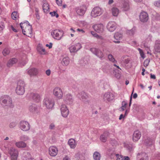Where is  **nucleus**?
Segmentation results:
<instances>
[{
    "label": "nucleus",
    "mask_w": 160,
    "mask_h": 160,
    "mask_svg": "<svg viewBox=\"0 0 160 160\" xmlns=\"http://www.w3.org/2000/svg\"><path fill=\"white\" fill-rule=\"evenodd\" d=\"M12 18L13 20H16L18 17V14L17 12H13L11 15Z\"/></svg>",
    "instance_id": "nucleus-40"
},
{
    "label": "nucleus",
    "mask_w": 160,
    "mask_h": 160,
    "mask_svg": "<svg viewBox=\"0 0 160 160\" xmlns=\"http://www.w3.org/2000/svg\"><path fill=\"white\" fill-rule=\"evenodd\" d=\"M57 4L58 5L61 6L62 5V0H56Z\"/></svg>",
    "instance_id": "nucleus-52"
},
{
    "label": "nucleus",
    "mask_w": 160,
    "mask_h": 160,
    "mask_svg": "<svg viewBox=\"0 0 160 160\" xmlns=\"http://www.w3.org/2000/svg\"><path fill=\"white\" fill-rule=\"evenodd\" d=\"M18 61L17 59L15 58H12L10 59L8 62L7 66L8 67H11L13 64L15 63Z\"/></svg>",
    "instance_id": "nucleus-29"
},
{
    "label": "nucleus",
    "mask_w": 160,
    "mask_h": 160,
    "mask_svg": "<svg viewBox=\"0 0 160 160\" xmlns=\"http://www.w3.org/2000/svg\"><path fill=\"white\" fill-rule=\"evenodd\" d=\"M122 8L124 11H127L129 10L130 9V6L128 1L124 2Z\"/></svg>",
    "instance_id": "nucleus-30"
},
{
    "label": "nucleus",
    "mask_w": 160,
    "mask_h": 160,
    "mask_svg": "<svg viewBox=\"0 0 160 160\" xmlns=\"http://www.w3.org/2000/svg\"><path fill=\"white\" fill-rule=\"evenodd\" d=\"M125 116H124L122 114H121L120 115L119 117V119L121 120Z\"/></svg>",
    "instance_id": "nucleus-62"
},
{
    "label": "nucleus",
    "mask_w": 160,
    "mask_h": 160,
    "mask_svg": "<svg viewBox=\"0 0 160 160\" xmlns=\"http://www.w3.org/2000/svg\"><path fill=\"white\" fill-rule=\"evenodd\" d=\"M28 73L30 76H35L37 75L38 73V70L35 68H32L29 69Z\"/></svg>",
    "instance_id": "nucleus-19"
},
{
    "label": "nucleus",
    "mask_w": 160,
    "mask_h": 160,
    "mask_svg": "<svg viewBox=\"0 0 160 160\" xmlns=\"http://www.w3.org/2000/svg\"><path fill=\"white\" fill-rule=\"evenodd\" d=\"M16 125V123L15 122H12L10 123L9 125V127L10 128H12L14 127Z\"/></svg>",
    "instance_id": "nucleus-50"
},
{
    "label": "nucleus",
    "mask_w": 160,
    "mask_h": 160,
    "mask_svg": "<svg viewBox=\"0 0 160 160\" xmlns=\"http://www.w3.org/2000/svg\"><path fill=\"white\" fill-rule=\"evenodd\" d=\"M42 7L44 12L45 13H48L49 8L48 4L47 3H44Z\"/></svg>",
    "instance_id": "nucleus-37"
},
{
    "label": "nucleus",
    "mask_w": 160,
    "mask_h": 160,
    "mask_svg": "<svg viewBox=\"0 0 160 160\" xmlns=\"http://www.w3.org/2000/svg\"><path fill=\"white\" fill-rule=\"evenodd\" d=\"M134 30L133 29L129 30L128 31V32L130 35H133L134 33Z\"/></svg>",
    "instance_id": "nucleus-51"
},
{
    "label": "nucleus",
    "mask_w": 160,
    "mask_h": 160,
    "mask_svg": "<svg viewBox=\"0 0 160 160\" xmlns=\"http://www.w3.org/2000/svg\"><path fill=\"white\" fill-rule=\"evenodd\" d=\"M124 160H130V158L128 156L123 157Z\"/></svg>",
    "instance_id": "nucleus-61"
},
{
    "label": "nucleus",
    "mask_w": 160,
    "mask_h": 160,
    "mask_svg": "<svg viewBox=\"0 0 160 160\" xmlns=\"http://www.w3.org/2000/svg\"><path fill=\"white\" fill-rule=\"evenodd\" d=\"M141 136V133L139 131H135L133 134L132 138L133 141L134 142L138 141L140 138Z\"/></svg>",
    "instance_id": "nucleus-22"
},
{
    "label": "nucleus",
    "mask_w": 160,
    "mask_h": 160,
    "mask_svg": "<svg viewBox=\"0 0 160 160\" xmlns=\"http://www.w3.org/2000/svg\"><path fill=\"white\" fill-rule=\"evenodd\" d=\"M107 27L110 32H113L116 28V24L114 22H108Z\"/></svg>",
    "instance_id": "nucleus-15"
},
{
    "label": "nucleus",
    "mask_w": 160,
    "mask_h": 160,
    "mask_svg": "<svg viewBox=\"0 0 160 160\" xmlns=\"http://www.w3.org/2000/svg\"><path fill=\"white\" fill-rule=\"evenodd\" d=\"M114 98L113 94L110 92L106 93L104 94L103 96V98L105 101L109 102Z\"/></svg>",
    "instance_id": "nucleus-17"
},
{
    "label": "nucleus",
    "mask_w": 160,
    "mask_h": 160,
    "mask_svg": "<svg viewBox=\"0 0 160 160\" xmlns=\"http://www.w3.org/2000/svg\"><path fill=\"white\" fill-rule=\"evenodd\" d=\"M0 103L3 105H5L10 107H12V100L11 98L8 96L4 95L0 98Z\"/></svg>",
    "instance_id": "nucleus-2"
},
{
    "label": "nucleus",
    "mask_w": 160,
    "mask_h": 160,
    "mask_svg": "<svg viewBox=\"0 0 160 160\" xmlns=\"http://www.w3.org/2000/svg\"><path fill=\"white\" fill-rule=\"evenodd\" d=\"M103 10L98 7H94L92 10L91 15L93 18H96L101 15L103 13Z\"/></svg>",
    "instance_id": "nucleus-6"
},
{
    "label": "nucleus",
    "mask_w": 160,
    "mask_h": 160,
    "mask_svg": "<svg viewBox=\"0 0 160 160\" xmlns=\"http://www.w3.org/2000/svg\"><path fill=\"white\" fill-rule=\"evenodd\" d=\"M138 95L136 93H135L133 95V98H136L137 97Z\"/></svg>",
    "instance_id": "nucleus-64"
},
{
    "label": "nucleus",
    "mask_w": 160,
    "mask_h": 160,
    "mask_svg": "<svg viewBox=\"0 0 160 160\" xmlns=\"http://www.w3.org/2000/svg\"><path fill=\"white\" fill-rule=\"evenodd\" d=\"M53 95L58 99H61L63 96L62 89L59 87H56L53 90Z\"/></svg>",
    "instance_id": "nucleus-7"
},
{
    "label": "nucleus",
    "mask_w": 160,
    "mask_h": 160,
    "mask_svg": "<svg viewBox=\"0 0 160 160\" xmlns=\"http://www.w3.org/2000/svg\"><path fill=\"white\" fill-rule=\"evenodd\" d=\"M108 58L109 60L112 62L114 64H113V66L115 67H116L120 69L121 70V69L119 68V66L115 64L117 63V61L115 60V58H114L113 56L111 54H110L108 55Z\"/></svg>",
    "instance_id": "nucleus-26"
},
{
    "label": "nucleus",
    "mask_w": 160,
    "mask_h": 160,
    "mask_svg": "<svg viewBox=\"0 0 160 160\" xmlns=\"http://www.w3.org/2000/svg\"><path fill=\"white\" fill-rule=\"evenodd\" d=\"M55 125L53 123L51 124L49 126V128L51 129H54L55 128Z\"/></svg>",
    "instance_id": "nucleus-54"
},
{
    "label": "nucleus",
    "mask_w": 160,
    "mask_h": 160,
    "mask_svg": "<svg viewBox=\"0 0 160 160\" xmlns=\"http://www.w3.org/2000/svg\"><path fill=\"white\" fill-rule=\"evenodd\" d=\"M78 96L80 99L84 101H86L88 98V96L86 93L83 92L79 93Z\"/></svg>",
    "instance_id": "nucleus-28"
},
{
    "label": "nucleus",
    "mask_w": 160,
    "mask_h": 160,
    "mask_svg": "<svg viewBox=\"0 0 160 160\" xmlns=\"http://www.w3.org/2000/svg\"><path fill=\"white\" fill-rule=\"evenodd\" d=\"M20 139L23 141H26L29 139V138L27 136L23 135L21 137Z\"/></svg>",
    "instance_id": "nucleus-45"
},
{
    "label": "nucleus",
    "mask_w": 160,
    "mask_h": 160,
    "mask_svg": "<svg viewBox=\"0 0 160 160\" xmlns=\"http://www.w3.org/2000/svg\"><path fill=\"white\" fill-rule=\"evenodd\" d=\"M58 148L54 146L50 147L48 149L49 154L51 157H55L58 154Z\"/></svg>",
    "instance_id": "nucleus-10"
},
{
    "label": "nucleus",
    "mask_w": 160,
    "mask_h": 160,
    "mask_svg": "<svg viewBox=\"0 0 160 160\" xmlns=\"http://www.w3.org/2000/svg\"><path fill=\"white\" fill-rule=\"evenodd\" d=\"M68 144L71 148L74 149L76 147L77 143L75 140L73 139H69L68 141Z\"/></svg>",
    "instance_id": "nucleus-21"
},
{
    "label": "nucleus",
    "mask_w": 160,
    "mask_h": 160,
    "mask_svg": "<svg viewBox=\"0 0 160 160\" xmlns=\"http://www.w3.org/2000/svg\"><path fill=\"white\" fill-rule=\"evenodd\" d=\"M91 33L93 36L96 38H97L101 40L103 38L101 36L99 35L97 33L95 32H92Z\"/></svg>",
    "instance_id": "nucleus-42"
},
{
    "label": "nucleus",
    "mask_w": 160,
    "mask_h": 160,
    "mask_svg": "<svg viewBox=\"0 0 160 160\" xmlns=\"http://www.w3.org/2000/svg\"><path fill=\"white\" fill-rule=\"evenodd\" d=\"M28 110L30 112L32 113H36L38 112V109L36 106L34 104H32L29 106Z\"/></svg>",
    "instance_id": "nucleus-23"
},
{
    "label": "nucleus",
    "mask_w": 160,
    "mask_h": 160,
    "mask_svg": "<svg viewBox=\"0 0 160 160\" xmlns=\"http://www.w3.org/2000/svg\"><path fill=\"white\" fill-rule=\"evenodd\" d=\"M16 146L18 148H24L27 147L26 143L22 141L17 142L15 143Z\"/></svg>",
    "instance_id": "nucleus-20"
},
{
    "label": "nucleus",
    "mask_w": 160,
    "mask_h": 160,
    "mask_svg": "<svg viewBox=\"0 0 160 160\" xmlns=\"http://www.w3.org/2000/svg\"><path fill=\"white\" fill-rule=\"evenodd\" d=\"M87 7L85 5H82L76 8V13L79 16H83L85 13Z\"/></svg>",
    "instance_id": "nucleus-8"
},
{
    "label": "nucleus",
    "mask_w": 160,
    "mask_h": 160,
    "mask_svg": "<svg viewBox=\"0 0 160 160\" xmlns=\"http://www.w3.org/2000/svg\"><path fill=\"white\" fill-rule=\"evenodd\" d=\"M63 160H70V158L68 157V156H66L63 158Z\"/></svg>",
    "instance_id": "nucleus-58"
},
{
    "label": "nucleus",
    "mask_w": 160,
    "mask_h": 160,
    "mask_svg": "<svg viewBox=\"0 0 160 160\" xmlns=\"http://www.w3.org/2000/svg\"><path fill=\"white\" fill-rule=\"evenodd\" d=\"M141 158L140 159V160H148V157L147 155L145 153H142L141 155Z\"/></svg>",
    "instance_id": "nucleus-43"
},
{
    "label": "nucleus",
    "mask_w": 160,
    "mask_h": 160,
    "mask_svg": "<svg viewBox=\"0 0 160 160\" xmlns=\"http://www.w3.org/2000/svg\"><path fill=\"white\" fill-rule=\"evenodd\" d=\"M81 45L80 43H78L76 44L72 45L69 48V50L71 52H75L82 48Z\"/></svg>",
    "instance_id": "nucleus-14"
},
{
    "label": "nucleus",
    "mask_w": 160,
    "mask_h": 160,
    "mask_svg": "<svg viewBox=\"0 0 160 160\" xmlns=\"http://www.w3.org/2000/svg\"><path fill=\"white\" fill-rule=\"evenodd\" d=\"M93 28L98 33H102L104 31V27L102 23L98 24L93 25Z\"/></svg>",
    "instance_id": "nucleus-13"
},
{
    "label": "nucleus",
    "mask_w": 160,
    "mask_h": 160,
    "mask_svg": "<svg viewBox=\"0 0 160 160\" xmlns=\"http://www.w3.org/2000/svg\"><path fill=\"white\" fill-rule=\"evenodd\" d=\"M109 135V133L107 132H105L100 137V140L102 142H105Z\"/></svg>",
    "instance_id": "nucleus-27"
},
{
    "label": "nucleus",
    "mask_w": 160,
    "mask_h": 160,
    "mask_svg": "<svg viewBox=\"0 0 160 160\" xmlns=\"http://www.w3.org/2000/svg\"><path fill=\"white\" fill-rule=\"evenodd\" d=\"M64 101L67 104H71L73 102V99L72 96L69 94L66 95L64 97Z\"/></svg>",
    "instance_id": "nucleus-24"
},
{
    "label": "nucleus",
    "mask_w": 160,
    "mask_h": 160,
    "mask_svg": "<svg viewBox=\"0 0 160 160\" xmlns=\"http://www.w3.org/2000/svg\"><path fill=\"white\" fill-rule=\"evenodd\" d=\"M91 51L99 58H102L103 57L102 52L98 49L95 48H91Z\"/></svg>",
    "instance_id": "nucleus-18"
},
{
    "label": "nucleus",
    "mask_w": 160,
    "mask_h": 160,
    "mask_svg": "<svg viewBox=\"0 0 160 160\" xmlns=\"http://www.w3.org/2000/svg\"><path fill=\"white\" fill-rule=\"evenodd\" d=\"M20 26L23 34L31 37L32 36V28L28 21L24 23H21Z\"/></svg>",
    "instance_id": "nucleus-1"
},
{
    "label": "nucleus",
    "mask_w": 160,
    "mask_h": 160,
    "mask_svg": "<svg viewBox=\"0 0 160 160\" xmlns=\"http://www.w3.org/2000/svg\"><path fill=\"white\" fill-rule=\"evenodd\" d=\"M51 71L50 69H48L46 71V73L47 76H49L51 74Z\"/></svg>",
    "instance_id": "nucleus-53"
},
{
    "label": "nucleus",
    "mask_w": 160,
    "mask_h": 160,
    "mask_svg": "<svg viewBox=\"0 0 160 160\" xmlns=\"http://www.w3.org/2000/svg\"><path fill=\"white\" fill-rule=\"evenodd\" d=\"M77 31L81 32L82 33H84L85 32V31L82 29L78 28Z\"/></svg>",
    "instance_id": "nucleus-55"
},
{
    "label": "nucleus",
    "mask_w": 160,
    "mask_h": 160,
    "mask_svg": "<svg viewBox=\"0 0 160 160\" xmlns=\"http://www.w3.org/2000/svg\"><path fill=\"white\" fill-rule=\"evenodd\" d=\"M20 128L23 131H27L30 129V126L28 122L22 121L20 122Z\"/></svg>",
    "instance_id": "nucleus-11"
},
{
    "label": "nucleus",
    "mask_w": 160,
    "mask_h": 160,
    "mask_svg": "<svg viewBox=\"0 0 160 160\" xmlns=\"http://www.w3.org/2000/svg\"><path fill=\"white\" fill-rule=\"evenodd\" d=\"M127 105V103L125 101H123L122 103V106L119 109V110L120 111H122L124 110L125 109L126 107V106Z\"/></svg>",
    "instance_id": "nucleus-38"
},
{
    "label": "nucleus",
    "mask_w": 160,
    "mask_h": 160,
    "mask_svg": "<svg viewBox=\"0 0 160 160\" xmlns=\"http://www.w3.org/2000/svg\"><path fill=\"white\" fill-rule=\"evenodd\" d=\"M10 52L9 49L7 48H4L2 51V54L4 56L8 55Z\"/></svg>",
    "instance_id": "nucleus-39"
},
{
    "label": "nucleus",
    "mask_w": 160,
    "mask_h": 160,
    "mask_svg": "<svg viewBox=\"0 0 160 160\" xmlns=\"http://www.w3.org/2000/svg\"><path fill=\"white\" fill-rule=\"evenodd\" d=\"M25 84L23 81H20L18 82L17 86L16 89V93L19 95H22L25 92Z\"/></svg>",
    "instance_id": "nucleus-4"
},
{
    "label": "nucleus",
    "mask_w": 160,
    "mask_h": 160,
    "mask_svg": "<svg viewBox=\"0 0 160 160\" xmlns=\"http://www.w3.org/2000/svg\"><path fill=\"white\" fill-rule=\"evenodd\" d=\"M50 14L52 16H56V18H58L59 16L58 14L55 11H53V12H50Z\"/></svg>",
    "instance_id": "nucleus-46"
},
{
    "label": "nucleus",
    "mask_w": 160,
    "mask_h": 160,
    "mask_svg": "<svg viewBox=\"0 0 160 160\" xmlns=\"http://www.w3.org/2000/svg\"><path fill=\"white\" fill-rule=\"evenodd\" d=\"M60 110L62 116L64 118L67 117L69 114V111L65 104H63L61 105Z\"/></svg>",
    "instance_id": "nucleus-9"
},
{
    "label": "nucleus",
    "mask_w": 160,
    "mask_h": 160,
    "mask_svg": "<svg viewBox=\"0 0 160 160\" xmlns=\"http://www.w3.org/2000/svg\"><path fill=\"white\" fill-rule=\"evenodd\" d=\"M63 34L64 32L63 31L58 29L53 30L51 32V35L52 38L58 40L61 39Z\"/></svg>",
    "instance_id": "nucleus-3"
},
{
    "label": "nucleus",
    "mask_w": 160,
    "mask_h": 160,
    "mask_svg": "<svg viewBox=\"0 0 160 160\" xmlns=\"http://www.w3.org/2000/svg\"><path fill=\"white\" fill-rule=\"evenodd\" d=\"M150 78H151L153 79H155L156 78V76L154 75H152V74H151Z\"/></svg>",
    "instance_id": "nucleus-59"
},
{
    "label": "nucleus",
    "mask_w": 160,
    "mask_h": 160,
    "mask_svg": "<svg viewBox=\"0 0 160 160\" xmlns=\"http://www.w3.org/2000/svg\"><path fill=\"white\" fill-rule=\"evenodd\" d=\"M116 156V160H124L123 156L118 154H115Z\"/></svg>",
    "instance_id": "nucleus-44"
},
{
    "label": "nucleus",
    "mask_w": 160,
    "mask_h": 160,
    "mask_svg": "<svg viewBox=\"0 0 160 160\" xmlns=\"http://www.w3.org/2000/svg\"><path fill=\"white\" fill-rule=\"evenodd\" d=\"M113 2V0H109L108 3L109 4H111Z\"/></svg>",
    "instance_id": "nucleus-63"
},
{
    "label": "nucleus",
    "mask_w": 160,
    "mask_h": 160,
    "mask_svg": "<svg viewBox=\"0 0 160 160\" xmlns=\"http://www.w3.org/2000/svg\"><path fill=\"white\" fill-rule=\"evenodd\" d=\"M9 153L11 155L12 160H16L18 155V151L15 148H12L9 151Z\"/></svg>",
    "instance_id": "nucleus-12"
},
{
    "label": "nucleus",
    "mask_w": 160,
    "mask_h": 160,
    "mask_svg": "<svg viewBox=\"0 0 160 160\" xmlns=\"http://www.w3.org/2000/svg\"><path fill=\"white\" fill-rule=\"evenodd\" d=\"M140 20L142 22H146L148 19V14L145 12H142L139 15Z\"/></svg>",
    "instance_id": "nucleus-16"
},
{
    "label": "nucleus",
    "mask_w": 160,
    "mask_h": 160,
    "mask_svg": "<svg viewBox=\"0 0 160 160\" xmlns=\"http://www.w3.org/2000/svg\"><path fill=\"white\" fill-rule=\"evenodd\" d=\"M33 98L36 102H38L40 100V96L38 94H34L33 96Z\"/></svg>",
    "instance_id": "nucleus-41"
},
{
    "label": "nucleus",
    "mask_w": 160,
    "mask_h": 160,
    "mask_svg": "<svg viewBox=\"0 0 160 160\" xmlns=\"http://www.w3.org/2000/svg\"><path fill=\"white\" fill-rule=\"evenodd\" d=\"M114 38L116 41H114L113 42L116 43H119L120 42L119 41L122 39V35L121 33L118 32L115 34Z\"/></svg>",
    "instance_id": "nucleus-25"
},
{
    "label": "nucleus",
    "mask_w": 160,
    "mask_h": 160,
    "mask_svg": "<svg viewBox=\"0 0 160 160\" xmlns=\"http://www.w3.org/2000/svg\"><path fill=\"white\" fill-rule=\"evenodd\" d=\"M30 157V154L28 152H24L22 155V158L23 160H28Z\"/></svg>",
    "instance_id": "nucleus-36"
},
{
    "label": "nucleus",
    "mask_w": 160,
    "mask_h": 160,
    "mask_svg": "<svg viewBox=\"0 0 160 160\" xmlns=\"http://www.w3.org/2000/svg\"><path fill=\"white\" fill-rule=\"evenodd\" d=\"M138 50L139 52L141 57L142 58H145L144 56V55L142 50L140 48H139Z\"/></svg>",
    "instance_id": "nucleus-47"
},
{
    "label": "nucleus",
    "mask_w": 160,
    "mask_h": 160,
    "mask_svg": "<svg viewBox=\"0 0 160 160\" xmlns=\"http://www.w3.org/2000/svg\"><path fill=\"white\" fill-rule=\"evenodd\" d=\"M4 28V26L3 24L0 25V30H2Z\"/></svg>",
    "instance_id": "nucleus-60"
},
{
    "label": "nucleus",
    "mask_w": 160,
    "mask_h": 160,
    "mask_svg": "<svg viewBox=\"0 0 160 160\" xmlns=\"http://www.w3.org/2000/svg\"><path fill=\"white\" fill-rule=\"evenodd\" d=\"M154 49L156 52H160V40H157L156 41Z\"/></svg>",
    "instance_id": "nucleus-31"
},
{
    "label": "nucleus",
    "mask_w": 160,
    "mask_h": 160,
    "mask_svg": "<svg viewBox=\"0 0 160 160\" xmlns=\"http://www.w3.org/2000/svg\"><path fill=\"white\" fill-rule=\"evenodd\" d=\"M37 50L42 54H45L46 52L45 49L42 47V45L39 44L37 48Z\"/></svg>",
    "instance_id": "nucleus-33"
},
{
    "label": "nucleus",
    "mask_w": 160,
    "mask_h": 160,
    "mask_svg": "<svg viewBox=\"0 0 160 160\" xmlns=\"http://www.w3.org/2000/svg\"><path fill=\"white\" fill-rule=\"evenodd\" d=\"M43 105L47 108L51 109L53 107L54 105V101L52 98H46L43 100Z\"/></svg>",
    "instance_id": "nucleus-5"
},
{
    "label": "nucleus",
    "mask_w": 160,
    "mask_h": 160,
    "mask_svg": "<svg viewBox=\"0 0 160 160\" xmlns=\"http://www.w3.org/2000/svg\"><path fill=\"white\" fill-rule=\"evenodd\" d=\"M149 60L148 59L146 60L144 62L143 65L145 67H147L149 64Z\"/></svg>",
    "instance_id": "nucleus-48"
},
{
    "label": "nucleus",
    "mask_w": 160,
    "mask_h": 160,
    "mask_svg": "<svg viewBox=\"0 0 160 160\" xmlns=\"http://www.w3.org/2000/svg\"><path fill=\"white\" fill-rule=\"evenodd\" d=\"M46 46L47 47H48L50 49L52 47V44L50 43L49 44H47Z\"/></svg>",
    "instance_id": "nucleus-56"
},
{
    "label": "nucleus",
    "mask_w": 160,
    "mask_h": 160,
    "mask_svg": "<svg viewBox=\"0 0 160 160\" xmlns=\"http://www.w3.org/2000/svg\"><path fill=\"white\" fill-rule=\"evenodd\" d=\"M69 63V58L68 57L63 58L61 61V64L63 66H67Z\"/></svg>",
    "instance_id": "nucleus-34"
},
{
    "label": "nucleus",
    "mask_w": 160,
    "mask_h": 160,
    "mask_svg": "<svg viewBox=\"0 0 160 160\" xmlns=\"http://www.w3.org/2000/svg\"><path fill=\"white\" fill-rule=\"evenodd\" d=\"M11 28L14 32H18L17 30L16 29L14 28L12 25H11Z\"/></svg>",
    "instance_id": "nucleus-57"
},
{
    "label": "nucleus",
    "mask_w": 160,
    "mask_h": 160,
    "mask_svg": "<svg viewBox=\"0 0 160 160\" xmlns=\"http://www.w3.org/2000/svg\"><path fill=\"white\" fill-rule=\"evenodd\" d=\"M112 15L114 16H117L119 13V10L118 8L113 7L111 9Z\"/></svg>",
    "instance_id": "nucleus-32"
},
{
    "label": "nucleus",
    "mask_w": 160,
    "mask_h": 160,
    "mask_svg": "<svg viewBox=\"0 0 160 160\" xmlns=\"http://www.w3.org/2000/svg\"><path fill=\"white\" fill-rule=\"evenodd\" d=\"M154 5L158 7H160V1L155 2L154 3Z\"/></svg>",
    "instance_id": "nucleus-49"
},
{
    "label": "nucleus",
    "mask_w": 160,
    "mask_h": 160,
    "mask_svg": "<svg viewBox=\"0 0 160 160\" xmlns=\"http://www.w3.org/2000/svg\"><path fill=\"white\" fill-rule=\"evenodd\" d=\"M94 160H100L101 158L100 154L98 152H95L93 154Z\"/></svg>",
    "instance_id": "nucleus-35"
}]
</instances>
